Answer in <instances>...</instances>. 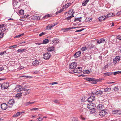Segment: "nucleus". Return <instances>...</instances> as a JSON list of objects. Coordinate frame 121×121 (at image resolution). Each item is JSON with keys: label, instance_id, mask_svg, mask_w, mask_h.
<instances>
[{"label": "nucleus", "instance_id": "nucleus-55", "mask_svg": "<svg viewBox=\"0 0 121 121\" xmlns=\"http://www.w3.org/2000/svg\"><path fill=\"white\" fill-rule=\"evenodd\" d=\"M6 53V52L5 51L2 52L0 53V55H4L5 53Z\"/></svg>", "mask_w": 121, "mask_h": 121}, {"label": "nucleus", "instance_id": "nucleus-11", "mask_svg": "<svg viewBox=\"0 0 121 121\" xmlns=\"http://www.w3.org/2000/svg\"><path fill=\"white\" fill-rule=\"evenodd\" d=\"M59 39L58 38H54L52 41V43L54 45L56 44L59 43Z\"/></svg>", "mask_w": 121, "mask_h": 121}, {"label": "nucleus", "instance_id": "nucleus-54", "mask_svg": "<svg viewBox=\"0 0 121 121\" xmlns=\"http://www.w3.org/2000/svg\"><path fill=\"white\" fill-rule=\"evenodd\" d=\"M64 8H63L62 9H61L59 10L58 12V13H60L62 12L64 10Z\"/></svg>", "mask_w": 121, "mask_h": 121}, {"label": "nucleus", "instance_id": "nucleus-12", "mask_svg": "<svg viewBox=\"0 0 121 121\" xmlns=\"http://www.w3.org/2000/svg\"><path fill=\"white\" fill-rule=\"evenodd\" d=\"M107 18L106 15V16L103 15L99 18V20L101 22L102 21L105 20Z\"/></svg>", "mask_w": 121, "mask_h": 121}, {"label": "nucleus", "instance_id": "nucleus-47", "mask_svg": "<svg viewBox=\"0 0 121 121\" xmlns=\"http://www.w3.org/2000/svg\"><path fill=\"white\" fill-rule=\"evenodd\" d=\"M45 34H46V33L45 32H42L39 35V36H41Z\"/></svg>", "mask_w": 121, "mask_h": 121}, {"label": "nucleus", "instance_id": "nucleus-13", "mask_svg": "<svg viewBox=\"0 0 121 121\" xmlns=\"http://www.w3.org/2000/svg\"><path fill=\"white\" fill-rule=\"evenodd\" d=\"M120 57L119 56H117L113 60V63L115 64H116L117 61L120 60Z\"/></svg>", "mask_w": 121, "mask_h": 121}, {"label": "nucleus", "instance_id": "nucleus-60", "mask_svg": "<svg viewBox=\"0 0 121 121\" xmlns=\"http://www.w3.org/2000/svg\"><path fill=\"white\" fill-rule=\"evenodd\" d=\"M108 65H105L103 67V69H105L106 68H108Z\"/></svg>", "mask_w": 121, "mask_h": 121}, {"label": "nucleus", "instance_id": "nucleus-59", "mask_svg": "<svg viewBox=\"0 0 121 121\" xmlns=\"http://www.w3.org/2000/svg\"><path fill=\"white\" fill-rule=\"evenodd\" d=\"M54 102L55 103H56L57 104H59V101L58 100H54Z\"/></svg>", "mask_w": 121, "mask_h": 121}, {"label": "nucleus", "instance_id": "nucleus-21", "mask_svg": "<svg viewBox=\"0 0 121 121\" xmlns=\"http://www.w3.org/2000/svg\"><path fill=\"white\" fill-rule=\"evenodd\" d=\"M54 47L53 46H52L49 47L47 48V50L48 51H52L54 50Z\"/></svg>", "mask_w": 121, "mask_h": 121}, {"label": "nucleus", "instance_id": "nucleus-24", "mask_svg": "<svg viewBox=\"0 0 121 121\" xmlns=\"http://www.w3.org/2000/svg\"><path fill=\"white\" fill-rule=\"evenodd\" d=\"M94 47V46L93 45L91 44H90L87 47V49H91L93 48Z\"/></svg>", "mask_w": 121, "mask_h": 121}, {"label": "nucleus", "instance_id": "nucleus-49", "mask_svg": "<svg viewBox=\"0 0 121 121\" xmlns=\"http://www.w3.org/2000/svg\"><path fill=\"white\" fill-rule=\"evenodd\" d=\"M116 38L117 39L120 40H121V36L120 35H118L116 37Z\"/></svg>", "mask_w": 121, "mask_h": 121}, {"label": "nucleus", "instance_id": "nucleus-45", "mask_svg": "<svg viewBox=\"0 0 121 121\" xmlns=\"http://www.w3.org/2000/svg\"><path fill=\"white\" fill-rule=\"evenodd\" d=\"M61 30H63V31L64 32H65L66 31H68V28H63L62 29H61Z\"/></svg>", "mask_w": 121, "mask_h": 121}, {"label": "nucleus", "instance_id": "nucleus-22", "mask_svg": "<svg viewBox=\"0 0 121 121\" xmlns=\"http://www.w3.org/2000/svg\"><path fill=\"white\" fill-rule=\"evenodd\" d=\"M111 89L110 87H107L106 88H104V92H109L111 91Z\"/></svg>", "mask_w": 121, "mask_h": 121}, {"label": "nucleus", "instance_id": "nucleus-57", "mask_svg": "<svg viewBox=\"0 0 121 121\" xmlns=\"http://www.w3.org/2000/svg\"><path fill=\"white\" fill-rule=\"evenodd\" d=\"M20 115L19 112L17 113L16 114V117L19 116Z\"/></svg>", "mask_w": 121, "mask_h": 121}, {"label": "nucleus", "instance_id": "nucleus-43", "mask_svg": "<svg viewBox=\"0 0 121 121\" xmlns=\"http://www.w3.org/2000/svg\"><path fill=\"white\" fill-rule=\"evenodd\" d=\"M29 15H26L24 16H23L22 17V18L26 19L28 18Z\"/></svg>", "mask_w": 121, "mask_h": 121}, {"label": "nucleus", "instance_id": "nucleus-6", "mask_svg": "<svg viewBox=\"0 0 121 121\" xmlns=\"http://www.w3.org/2000/svg\"><path fill=\"white\" fill-rule=\"evenodd\" d=\"M23 88L22 86L20 85H17L16 86V91H20Z\"/></svg>", "mask_w": 121, "mask_h": 121}, {"label": "nucleus", "instance_id": "nucleus-27", "mask_svg": "<svg viewBox=\"0 0 121 121\" xmlns=\"http://www.w3.org/2000/svg\"><path fill=\"white\" fill-rule=\"evenodd\" d=\"M103 107V106L101 104H99L97 106V108L98 109H100V110L101 109H102V108Z\"/></svg>", "mask_w": 121, "mask_h": 121}, {"label": "nucleus", "instance_id": "nucleus-10", "mask_svg": "<svg viewBox=\"0 0 121 121\" xmlns=\"http://www.w3.org/2000/svg\"><path fill=\"white\" fill-rule=\"evenodd\" d=\"M95 99V97L94 96H91L88 98V101L89 102H92Z\"/></svg>", "mask_w": 121, "mask_h": 121}, {"label": "nucleus", "instance_id": "nucleus-34", "mask_svg": "<svg viewBox=\"0 0 121 121\" xmlns=\"http://www.w3.org/2000/svg\"><path fill=\"white\" fill-rule=\"evenodd\" d=\"M19 77H24L25 78H32V77L31 76H25V75H23Z\"/></svg>", "mask_w": 121, "mask_h": 121}, {"label": "nucleus", "instance_id": "nucleus-18", "mask_svg": "<svg viewBox=\"0 0 121 121\" xmlns=\"http://www.w3.org/2000/svg\"><path fill=\"white\" fill-rule=\"evenodd\" d=\"M81 52L80 51H78L74 55V56L76 58L79 57L81 54Z\"/></svg>", "mask_w": 121, "mask_h": 121}, {"label": "nucleus", "instance_id": "nucleus-42", "mask_svg": "<svg viewBox=\"0 0 121 121\" xmlns=\"http://www.w3.org/2000/svg\"><path fill=\"white\" fill-rule=\"evenodd\" d=\"M81 18V17H80L79 18H75L74 21H79L80 22H81V20L80 19Z\"/></svg>", "mask_w": 121, "mask_h": 121}, {"label": "nucleus", "instance_id": "nucleus-29", "mask_svg": "<svg viewBox=\"0 0 121 121\" xmlns=\"http://www.w3.org/2000/svg\"><path fill=\"white\" fill-rule=\"evenodd\" d=\"M22 93L21 92L16 94V97H20L22 95Z\"/></svg>", "mask_w": 121, "mask_h": 121}, {"label": "nucleus", "instance_id": "nucleus-1", "mask_svg": "<svg viewBox=\"0 0 121 121\" xmlns=\"http://www.w3.org/2000/svg\"><path fill=\"white\" fill-rule=\"evenodd\" d=\"M85 79L89 81H94L93 82L91 83L92 84H96L97 82L99 81V79H95L94 78H85Z\"/></svg>", "mask_w": 121, "mask_h": 121}, {"label": "nucleus", "instance_id": "nucleus-52", "mask_svg": "<svg viewBox=\"0 0 121 121\" xmlns=\"http://www.w3.org/2000/svg\"><path fill=\"white\" fill-rule=\"evenodd\" d=\"M68 7V6L66 4L64 6L63 8H64V9H65L66 8H67Z\"/></svg>", "mask_w": 121, "mask_h": 121}, {"label": "nucleus", "instance_id": "nucleus-8", "mask_svg": "<svg viewBox=\"0 0 121 121\" xmlns=\"http://www.w3.org/2000/svg\"><path fill=\"white\" fill-rule=\"evenodd\" d=\"M57 24V23H56L53 24H49L46 27V29L48 30L51 29V28L54 27Z\"/></svg>", "mask_w": 121, "mask_h": 121}, {"label": "nucleus", "instance_id": "nucleus-38", "mask_svg": "<svg viewBox=\"0 0 121 121\" xmlns=\"http://www.w3.org/2000/svg\"><path fill=\"white\" fill-rule=\"evenodd\" d=\"M24 11L23 10H21L19 11V13L21 15H22L24 14Z\"/></svg>", "mask_w": 121, "mask_h": 121}, {"label": "nucleus", "instance_id": "nucleus-28", "mask_svg": "<svg viewBox=\"0 0 121 121\" xmlns=\"http://www.w3.org/2000/svg\"><path fill=\"white\" fill-rule=\"evenodd\" d=\"M89 0H86L84 1L82 3V5L83 6H86L87 3L89 1Z\"/></svg>", "mask_w": 121, "mask_h": 121}, {"label": "nucleus", "instance_id": "nucleus-3", "mask_svg": "<svg viewBox=\"0 0 121 121\" xmlns=\"http://www.w3.org/2000/svg\"><path fill=\"white\" fill-rule=\"evenodd\" d=\"M77 63L75 62L72 63L69 65V67L70 69H74L76 68L77 66Z\"/></svg>", "mask_w": 121, "mask_h": 121}, {"label": "nucleus", "instance_id": "nucleus-50", "mask_svg": "<svg viewBox=\"0 0 121 121\" xmlns=\"http://www.w3.org/2000/svg\"><path fill=\"white\" fill-rule=\"evenodd\" d=\"M4 35V33H0V38H2Z\"/></svg>", "mask_w": 121, "mask_h": 121}, {"label": "nucleus", "instance_id": "nucleus-9", "mask_svg": "<svg viewBox=\"0 0 121 121\" xmlns=\"http://www.w3.org/2000/svg\"><path fill=\"white\" fill-rule=\"evenodd\" d=\"M8 107L5 103H3L1 104V108L3 110H5Z\"/></svg>", "mask_w": 121, "mask_h": 121}, {"label": "nucleus", "instance_id": "nucleus-4", "mask_svg": "<svg viewBox=\"0 0 121 121\" xmlns=\"http://www.w3.org/2000/svg\"><path fill=\"white\" fill-rule=\"evenodd\" d=\"M82 69L80 67H78L75 69L73 70V72L75 73H81Z\"/></svg>", "mask_w": 121, "mask_h": 121}, {"label": "nucleus", "instance_id": "nucleus-16", "mask_svg": "<svg viewBox=\"0 0 121 121\" xmlns=\"http://www.w3.org/2000/svg\"><path fill=\"white\" fill-rule=\"evenodd\" d=\"M113 74V72H106L104 73L103 76L104 77H106L107 76H110L112 75Z\"/></svg>", "mask_w": 121, "mask_h": 121}, {"label": "nucleus", "instance_id": "nucleus-36", "mask_svg": "<svg viewBox=\"0 0 121 121\" xmlns=\"http://www.w3.org/2000/svg\"><path fill=\"white\" fill-rule=\"evenodd\" d=\"M35 101L33 102H27L26 103V105L27 106L29 105L30 104H33L34 103H35Z\"/></svg>", "mask_w": 121, "mask_h": 121}, {"label": "nucleus", "instance_id": "nucleus-2", "mask_svg": "<svg viewBox=\"0 0 121 121\" xmlns=\"http://www.w3.org/2000/svg\"><path fill=\"white\" fill-rule=\"evenodd\" d=\"M51 56V54L49 53H46L44 54L43 56V58L45 60H47L49 59Z\"/></svg>", "mask_w": 121, "mask_h": 121}, {"label": "nucleus", "instance_id": "nucleus-33", "mask_svg": "<svg viewBox=\"0 0 121 121\" xmlns=\"http://www.w3.org/2000/svg\"><path fill=\"white\" fill-rule=\"evenodd\" d=\"M87 49V48L86 46L82 47L81 48V50L82 51H83L86 50Z\"/></svg>", "mask_w": 121, "mask_h": 121}, {"label": "nucleus", "instance_id": "nucleus-15", "mask_svg": "<svg viewBox=\"0 0 121 121\" xmlns=\"http://www.w3.org/2000/svg\"><path fill=\"white\" fill-rule=\"evenodd\" d=\"M39 61L38 60H35L33 62L32 64L33 66H37L39 65Z\"/></svg>", "mask_w": 121, "mask_h": 121}, {"label": "nucleus", "instance_id": "nucleus-37", "mask_svg": "<svg viewBox=\"0 0 121 121\" xmlns=\"http://www.w3.org/2000/svg\"><path fill=\"white\" fill-rule=\"evenodd\" d=\"M113 73L114 75H116L117 74H119V73L121 74V71H116Z\"/></svg>", "mask_w": 121, "mask_h": 121}, {"label": "nucleus", "instance_id": "nucleus-46", "mask_svg": "<svg viewBox=\"0 0 121 121\" xmlns=\"http://www.w3.org/2000/svg\"><path fill=\"white\" fill-rule=\"evenodd\" d=\"M84 29V28H83L81 29L75 31V32H80L83 30Z\"/></svg>", "mask_w": 121, "mask_h": 121}, {"label": "nucleus", "instance_id": "nucleus-63", "mask_svg": "<svg viewBox=\"0 0 121 121\" xmlns=\"http://www.w3.org/2000/svg\"><path fill=\"white\" fill-rule=\"evenodd\" d=\"M4 25L3 24L0 25V29L1 28H3V27H4Z\"/></svg>", "mask_w": 121, "mask_h": 121}, {"label": "nucleus", "instance_id": "nucleus-39", "mask_svg": "<svg viewBox=\"0 0 121 121\" xmlns=\"http://www.w3.org/2000/svg\"><path fill=\"white\" fill-rule=\"evenodd\" d=\"M96 111L95 109V108H93V109L90 110V112H91L92 113H95Z\"/></svg>", "mask_w": 121, "mask_h": 121}, {"label": "nucleus", "instance_id": "nucleus-31", "mask_svg": "<svg viewBox=\"0 0 121 121\" xmlns=\"http://www.w3.org/2000/svg\"><path fill=\"white\" fill-rule=\"evenodd\" d=\"M90 70H85L83 71V73L84 74H89L90 72Z\"/></svg>", "mask_w": 121, "mask_h": 121}, {"label": "nucleus", "instance_id": "nucleus-7", "mask_svg": "<svg viewBox=\"0 0 121 121\" xmlns=\"http://www.w3.org/2000/svg\"><path fill=\"white\" fill-rule=\"evenodd\" d=\"M9 86L8 83H4L1 86V88L2 89H6L8 88Z\"/></svg>", "mask_w": 121, "mask_h": 121}, {"label": "nucleus", "instance_id": "nucleus-41", "mask_svg": "<svg viewBox=\"0 0 121 121\" xmlns=\"http://www.w3.org/2000/svg\"><path fill=\"white\" fill-rule=\"evenodd\" d=\"M119 90L118 86L115 87L114 89V91L115 92Z\"/></svg>", "mask_w": 121, "mask_h": 121}, {"label": "nucleus", "instance_id": "nucleus-17", "mask_svg": "<svg viewBox=\"0 0 121 121\" xmlns=\"http://www.w3.org/2000/svg\"><path fill=\"white\" fill-rule=\"evenodd\" d=\"M105 42V40L104 39L102 38L100 40H98L97 42V43L98 44H100L101 43H103Z\"/></svg>", "mask_w": 121, "mask_h": 121}, {"label": "nucleus", "instance_id": "nucleus-32", "mask_svg": "<svg viewBox=\"0 0 121 121\" xmlns=\"http://www.w3.org/2000/svg\"><path fill=\"white\" fill-rule=\"evenodd\" d=\"M73 17H74V16L73 15V14H72V15L68 16V17H66V19L68 20Z\"/></svg>", "mask_w": 121, "mask_h": 121}, {"label": "nucleus", "instance_id": "nucleus-14", "mask_svg": "<svg viewBox=\"0 0 121 121\" xmlns=\"http://www.w3.org/2000/svg\"><path fill=\"white\" fill-rule=\"evenodd\" d=\"M106 111L104 110L100 111L99 112V115L100 116H104L106 114Z\"/></svg>", "mask_w": 121, "mask_h": 121}, {"label": "nucleus", "instance_id": "nucleus-58", "mask_svg": "<svg viewBox=\"0 0 121 121\" xmlns=\"http://www.w3.org/2000/svg\"><path fill=\"white\" fill-rule=\"evenodd\" d=\"M15 48V45H14L12 46H10L9 47V48L10 49H12V48Z\"/></svg>", "mask_w": 121, "mask_h": 121}, {"label": "nucleus", "instance_id": "nucleus-53", "mask_svg": "<svg viewBox=\"0 0 121 121\" xmlns=\"http://www.w3.org/2000/svg\"><path fill=\"white\" fill-rule=\"evenodd\" d=\"M116 15L117 16L121 15V11H120L118 12L117 13Z\"/></svg>", "mask_w": 121, "mask_h": 121}, {"label": "nucleus", "instance_id": "nucleus-19", "mask_svg": "<svg viewBox=\"0 0 121 121\" xmlns=\"http://www.w3.org/2000/svg\"><path fill=\"white\" fill-rule=\"evenodd\" d=\"M17 51L18 53H21L25 52L26 51V49H25L21 48L18 49Z\"/></svg>", "mask_w": 121, "mask_h": 121}, {"label": "nucleus", "instance_id": "nucleus-48", "mask_svg": "<svg viewBox=\"0 0 121 121\" xmlns=\"http://www.w3.org/2000/svg\"><path fill=\"white\" fill-rule=\"evenodd\" d=\"M50 17V15L49 14H48L44 16L43 18H47Z\"/></svg>", "mask_w": 121, "mask_h": 121}, {"label": "nucleus", "instance_id": "nucleus-23", "mask_svg": "<svg viewBox=\"0 0 121 121\" xmlns=\"http://www.w3.org/2000/svg\"><path fill=\"white\" fill-rule=\"evenodd\" d=\"M26 86H24V87L22 89L26 91L27 92L28 94H29L30 91V89H26Z\"/></svg>", "mask_w": 121, "mask_h": 121}, {"label": "nucleus", "instance_id": "nucleus-25", "mask_svg": "<svg viewBox=\"0 0 121 121\" xmlns=\"http://www.w3.org/2000/svg\"><path fill=\"white\" fill-rule=\"evenodd\" d=\"M87 108L91 110V109H93L94 108V107L93 106V105L92 104H88L87 105Z\"/></svg>", "mask_w": 121, "mask_h": 121}, {"label": "nucleus", "instance_id": "nucleus-40", "mask_svg": "<svg viewBox=\"0 0 121 121\" xmlns=\"http://www.w3.org/2000/svg\"><path fill=\"white\" fill-rule=\"evenodd\" d=\"M24 33H22L19 35H16V38H19L20 37L24 35Z\"/></svg>", "mask_w": 121, "mask_h": 121}, {"label": "nucleus", "instance_id": "nucleus-44", "mask_svg": "<svg viewBox=\"0 0 121 121\" xmlns=\"http://www.w3.org/2000/svg\"><path fill=\"white\" fill-rule=\"evenodd\" d=\"M74 13H74H73L72 12V11L71 10H69L68 12V14L69 15H70V16L72 15V14H73Z\"/></svg>", "mask_w": 121, "mask_h": 121}, {"label": "nucleus", "instance_id": "nucleus-61", "mask_svg": "<svg viewBox=\"0 0 121 121\" xmlns=\"http://www.w3.org/2000/svg\"><path fill=\"white\" fill-rule=\"evenodd\" d=\"M77 120L75 117H73L72 118V121H76Z\"/></svg>", "mask_w": 121, "mask_h": 121}, {"label": "nucleus", "instance_id": "nucleus-56", "mask_svg": "<svg viewBox=\"0 0 121 121\" xmlns=\"http://www.w3.org/2000/svg\"><path fill=\"white\" fill-rule=\"evenodd\" d=\"M39 109L38 108H32L30 109V110L31 111H32L33 110H37Z\"/></svg>", "mask_w": 121, "mask_h": 121}, {"label": "nucleus", "instance_id": "nucleus-62", "mask_svg": "<svg viewBox=\"0 0 121 121\" xmlns=\"http://www.w3.org/2000/svg\"><path fill=\"white\" fill-rule=\"evenodd\" d=\"M43 120V118L41 117H39L38 119V120L39 121H42Z\"/></svg>", "mask_w": 121, "mask_h": 121}, {"label": "nucleus", "instance_id": "nucleus-51", "mask_svg": "<svg viewBox=\"0 0 121 121\" xmlns=\"http://www.w3.org/2000/svg\"><path fill=\"white\" fill-rule=\"evenodd\" d=\"M79 27H69L68 28V30H71L72 29L76 28H79Z\"/></svg>", "mask_w": 121, "mask_h": 121}, {"label": "nucleus", "instance_id": "nucleus-64", "mask_svg": "<svg viewBox=\"0 0 121 121\" xmlns=\"http://www.w3.org/2000/svg\"><path fill=\"white\" fill-rule=\"evenodd\" d=\"M39 71H35L33 73L35 74H37L38 73Z\"/></svg>", "mask_w": 121, "mask_h": 121}, {"label": "nucleus", "instance_id": "nucleus-20", "mask_svg": "<svg viewBox=\"0 0 121 121\" xmlns=\"http://www.w3.org/2000/svg\"><path fill=\"white\" fill-rule=\"evenodd\" d=\"M103 93V91L101 90H99L97 91L95 93V94L97 95H100Z\"/></svg>", "mask_w": 121, "mask_h": 121}, {"label": "nucleus", "instance_id": "nucleus-5", "mask_svg": "<svg viewBox=\"0 0 121 121\" xmlns=\"http://www.w3.org/2000/svg\"><path fill=\"white\" fill-rule=\"evenodd\" d=\"M14 99H11L8 102V107L9 108L11 107L13 105V104L14 103Z\"/></svg>", "mask_w": 121, "mask_h": 121}, {"label": "nucleus", "instance_id": "nucleus-30", "mask_svg": "<svg viewBox=\"0 0 121 121\" xmlns=\"http://www.w3.org/2000/svg\"><path fill=\"white\" fill-rule=\"evenodd\" d=\"M6 30V29L4 27H3L0 29V32L3 33Z\"/></svg>", "mask_w": 121, "mask_h": 121}, {"label": "nucleus", "instance_id": "nucleus-26", "mask_svg": "<svg viewBox=\"0 0 121 121\" xmlns=\"http://www.w3.org/2000/svg\"><path fill=\"white\" fill-rule=\"evenodd\" d=\"M114 15H115L114 14L112 13H110L106 15V16L107 18H108L110 17L113 16Z\"/></svg>", "mask_w": 121, "mask_h": 121}, {"label": "nucleus", "instance_id": "nucleus-35", "mask_svg": "<svg viewBox=\"0 0 121 121\" xmlns=\"http://www.w3.org/2000/svg\"><path fill=\"white\" fill-rule=\"evenodd\" d=\"M49 42V40L48 39H46L43 41V43L44 44H46L48 43Z\"/></svg>", "mask_w": 121, "mask_h": 121}]
</instances>
